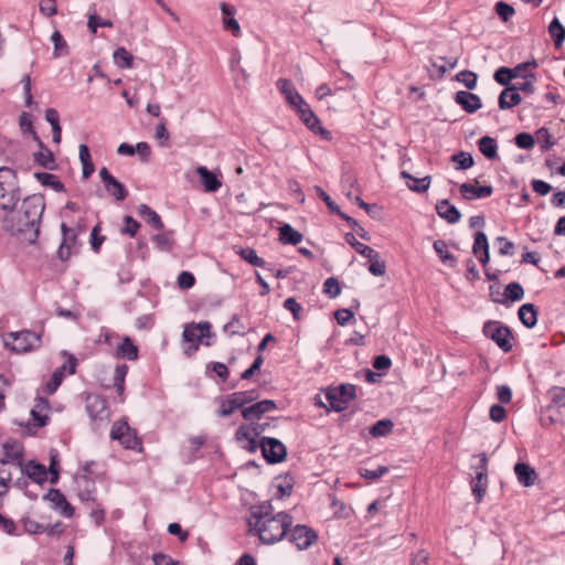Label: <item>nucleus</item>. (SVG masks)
I'll list each match as a JSON object with an SVG mask.
<instances>
[{
    "label": "nucleus",
    "mask_w": 565,
    "mask_h": 565,
    "mask_svg": "<svg viewBox=\"0 0 565 565\" xmlns=\"http://www.w3.org/2000/svg\"><path fill=\"white\" fill-rule=\"evenodd\" d=\"M248 534L257 536L265 545H274L280 542L292 525V516L288 512L273 513L269 501L253 505L247 515Z\"/></svg>",
    "instance_id": "1"
},
{
    "label": "nucleus",
    "mask_w": 565,
    "mask_h": 565,
    "mask_svg": "<svg viewBox=\"0 0 565 565\" xmlns=\"http://www.w3.org/2000/svg\"><path fill=\"white\" fill-rule=\"evenodd\" d=\"M44 210V198L41 194H32L22 201L17 211L4 217L3 226L12 235L22 236L28 243H34L39 237Z\"/></svg>",
    "instance_id": "2"
},
{
    "label": "nucleus",
    "mask_w": 565,
    "mask_h": 565,
    "mask_svg": "<svg viewBox=\"0 0 565 565\" xmlns=\"http://www.w3.org/2000/svg\"><path fill=\"white\" fill-rule=\"evenodd\" d=\"M21 196L15 172L7 167L0 168V209L12 210Z\"/></svg>",
    "instance_id": "3"
},
{
    "label": "nucleus",
    "mask_w": 565,
    "mask_h": 565,
    "mask_svg": "<svg viewBox=\"0 0 565 565\" xmlns=\"http://www.w3.org/2000/svg\"><path fill=\"white\" fill-rule=\"evenodd\" d=\"M211 323L209 321L190 322L184 326L182 340L186 344L183 352L186 356H193L200 348V343L205 338H211Z\"/></svg>",
    "instance_id": "4"
},
{
    "label": "nucleus",
    "mask_w": 565,
    "mask_h": 565,
    "mask_svg": "<svg viewBox=\"0 0 565 565\" xmlns=\"http://www.w3.org/2000/svg\"><path fill=\"white\" fill-rule=\"evenodd\" d=\"M4 345L15 353H26L41 345V334L29 330L11 332L4 337Z\"/></svg>",
    "instance_id": "5"
},
{
    "label": "nucleus",
    "mask_w": 565,
    "mask_h": 565,
    "mask_svg": "<svg viewBox=\"0 0 565 565\" xmlns=\"http://www.w3.org/2000/svg\"><path fill=\"white\" fill-rule=\"evenodd\" d=\"M356 387L353 384H340L339 386L329 387L326 391V399L329 403V411L342 412L349 403L355 398Z\"/></svg>",
    "instance_id": "6"
},
{
    "label": "nucleus",
    "mask_w": 565,
    "mask_h": 565,
    "mask_svg": "<svg viewBox=\"0 0 565 565\" xmlns=\"http://www.w3.org/2000/svg\"><path fill=\"white\" fill-rule=\"evenodd\" d=\"M483 334L497 343L504 352L512 350V333L510 329L499 321H487L483 324Z\"/></svg>",
    "instance_id": "7"
},
{
    "label": "nucleus",
    "mask_w": 565,
    "mask_h": 565,
    "mask_svg": "<svg viewBox=\"0 0 565 565\" xmlns=\"http://www.w3.org/2000/svg\"><path fill=\"white\" fill-rule=\"evenodd\" d=\"M289 541L298 551H306L318 541V533L305 524H297L289 527Z\"/></svg>",
    "instance_id": "8"
},
{
    "label": "nucleus",
    "mask_w": 565,
    "mask_h": 565,
    "mask_svg": "<svg viewBox=\"0 0 565 565\" xmlns=\"http://www.w3.org/2000/svg\"><path fill=\"white\" fill-rule=\"evenodd\" d=\"M259 446L264 458L269 463L281 462L287 456V449L279 439L263 437Z\"/></svg>",
    "instance_id": "9"
},
{
    "label": "nucleus",
    "mask_w": 565,
    "mask_h": 565,
    "mask_svg": "<svg viewBox=\"0 0 565 565\" xmlns=\"http://www.w3.org/2000/svg\"><path fill=\"white\" fill-rule=\"evenodd\" d=\"M480 465L476 472V477L471 481L472 493L476 497V500L480 502L486 494L488 487V460L486 454H481L480 456Z\"/></svg>",
    "instance_id": "10"
},
{
    "label": "nucleus",
    "mask_w": 565,
    "mask_h": 565,
    "mask_svg": "<svg viewBox=\"0 0 565 565\" xmlns=\"http://www.w3.org/2000/svg\"><path fill=\"white\" fill-rule=\"evenodd\" d=\"M99 177L105 185L106 191L115 198L116 201H124L128 196L125 185L113 177L107 168L99 170Z\"/></svg>",
    "instance_id": "11"
},
{
    "label": "nucleus",
    "mask_w": 565,
    "mask_h": 565,
    "mask_svg": "<svg viewBox=\"0 0 565 565\" xmlns=\"http://www.w3.org/2000/svg\"><path fill=\"white\" fill-rule=\"evenodd\" d=\"M86 409L89 417L95 422H103L108 419L107 401L98 394H92L87 396Z\"/></svg>",
    "instance_id": "12"
},
{
    "label": "nucleus",
    "mask_w": 565,
    "mask_h": 565,
    "mask_svg": "<svg viewBox=\"0 0 565 565\" xmlns=\"http://www.w3.org/2000/svg\"><path fill=\"white\" fill-rule=\"evenodd\" d=\"M277 408L275 401L263 399L242 409V416L249 422L259 419L265 413L273 412Z\"/></svg>",
    "instance_id": "13"
},
{
    "label": "nucleus",
    "mask_w": 565,
    "mask_h": 565,
    "mask_svg": "<svg viewBox=\"0 0 565 565\" xmlns=\"http://www.w3.org/2000/svg\"><path fill=\"white\" fill-rule=\"evenodd\" d=\"M296 110L301 121L313 132L328 134L320 125L319 118L311 110L310 106L303 100L297 105Z\"/></svg>",
    "instance_id": "14"
},
{
    "label": "nucleus",
    "mask_w": 565,
    "mask_h": 565,
    "mask_svg": "<svg viewBox=\"0 0 565 565\" xmlns=\"http://www.w3.org/2000/svg\"><path fill=\"white\" fill-rule=\"evenodd\" d=\"M455 102L468 114H473L482 106L480 97L467 90L457 92L455 95Z\"/></svg>",
    "instance_id": "15"
},
{
    "label": "nucleus",
    "mask_w": 565,
    "mask_h": 565,
    "mask_svg": "<svg viewBox=\"0 0 565 565\" xmlns=\"http://www.w3.org/2000/svg\"><path fill=\"white\" fill-rule=\"evenodd\" d=\"M45 499L52 503L53 508L58 509L64 516L71 518L73 515L74 509L58 489H50Z\"/></svg>",
    "instance_id": "16"
},
{
    "label": "nucleus",
    "mask_w": 565,
    "mask_h": 565,
    "mask_svg": "<svg viewBox=\"0 0 565 565\" xmlns=\"http://www.w3.org/2000/svg\"><path fill=\"white\" fill-rule=\"evenodd\" d=\"M459 190L462 198L468 201L488 198L493 192V188L491 185L475 186L470 183L460 184Z\"/></svg>",
    "instance_id": "17"
},
{
    "label": "nucleus",
    "mask_w": 565,
    "mask_h": 565,
    "mask_svg": "<svg viewBox=\"0 0 565 565\" xmlns=\"http://www.w3.org/2000/svg\"><path fill=\"white\" fill-rule=\"evenodd\" d=\"M435 209L438 216L447 221L449 224H456L460 221V212L446 199L437 201Z\"/></svg>",
    "instance_id": "18"
},
{
    "label": "nucleus",
    "mask_w": 565,
    "mask_h": 565,
    "mask_svg": "<svg viewBox=\"0 0 565 565\" xmlns=\"http://www.w3.org/2000/svg\"><path fill=\"white\" fill-rule=\"evenodd\" d=\"M277 88L292 107H296L297 105L305 100L299 95L294 83L290 79L279 78L277 81Z\"/></svg>",
    "instance_id": "19"
},
{
    "label": "nucleus",
    "mask_w": 565,
    "mask_h": 565,
    "mask_svg": "<svg viewBox=\"0 0 565 565\" xmlns=\"http://www.w3.org/2000/svg\"><path fill=\"white\" fill-rule=\"evenodd\" d=\"M114 355L117 359L136 361L139 356V350L138 347L131 340V338L124 337L121 342L117 345Z\"/></svg>",
    "instance_id": "20"
},
{
    "label": "nucleus",
    "mask_w": 565,
    "mask_h": 565,
    "mask_svg": "<svg viewBox=\"0 0 565 565\" xmlns=\"http://www.w3.org/2000/svg\"><path fill=\"white\" fill-rule=\"evenodd\" d=\"M50 409L49 401L44 397H38L35 405L31 411L35 427H43L49 420L47 411Z\"/></svg>",
    "instance_id": "21"
},
{
    "label": "nucleus",
    "mask_w": 565,
    "mask_h": 565,
    "mask_svg": "<svg viewBox=\"0 0 565 565\" xmlns=\"http://www.w3.org/2000/svg\"><path fill=\"white\" fill-rule=\"evenodd\" d=\"M195 171L200 175L201 182L206 192H216L221 188V181H218L216 174L207 168L200 166Z\"/></svg>",
    "instance_id": "22"
},
{
    "label": "nucleus",
    "mask_w": 565,
    "mask_h": 565,
    "mask_svg": "<svg viewBox=\"0 0 565 565\" xmlns=\"http://www.w3.org/2000/svg\"><path fill=\"white\" fill-rule=\"evenodd\" d=\"M514 472L518 481L524 487L533 486L537 477L535 470L524 462H518L514 466Z\"/></svg>",
    "instance_id": "23"
},
{
    "label": "nucleus",
    "mask_w": 565,
    "mask_h": 565,
    "mask_svg": "<svg viewBox=\"0 0 565 565\" xmlns=\"http://www.w3.org/2000/svg\"><path fill=\"white\" fill-rule=\"evenodd\" d=\"M520 93L515 92L512 86L505 87L499 95L498 105L502 110L510 109L521 103Z\"/></svg>",
    "instance_id": "24"
},
{
    "label": "nucleus",
    "mask_w": 565,
    "mask_h": 565,
    "mask_svg": "<svg viewBox=\"0 0 565 565\" xmlns=\"http://www.w3.org/2000/svg\"><path fill=\"white\" fill-rule=\"evenodd\" d=\"M35 141L40 147V151L34 153V161L45 169H53L55 167V160L52 151L45 147L40 138Z\"/></svg>",
    "instance_id": "25"
},
{
    "label": "nucleus",
    "mask_w": 565,
    "mask_h": 565,
    "mask_svg": "<svg viewBox=\"0 0 565 565\" xmlns=\"http://www.w3.org/2000/svg\"><path fill=\"white\" fill-rule=\"evenodd\" d=\"M518 316L526 328H533L537 322V310L533 303H524L519 308Z\"/></svg>",
    "instance_id": "26"
},
{
    "label": "nucleus",
    "mask_w": 565,
    "mask_h": 565,
    "mask_svg": "<svg viewBox=\"0 0 565 565\" xmlns=\"http://www.w3.org/2000/svg\"><path fill=\"white\" fill-rule=\"evenodd\" d=\"M433 247L443 264L450 268L457 265V258L448 250V244L444 239L435 241Z\"/></svg>",
    "instance_id": "27"
},
{
    "label": "nucleus",
    "mask_w": 565,
    "mask_h": 565,
    "mask_svg": "<svg viewBox=\"0 0 565 565\" xmlns=\"http://www.w3.org/2000/svg\"><path fill=\"white\" fill-rule=\"evenodd\" d=\"M401 175L403 179L407 181V188L417 193H424L429 189L430 185V177L426 175L422 179L414 178L407 171H402Z\"/></svg>",
    "instance_id": "28"
},
{
    "label": "nucleus",
    "mask_w": 565,
    "mask_h": 565,
    "mask_svg": "<svg viewBox=\"0 0 565 565\" xmlns=\"http://www.w3.org/2000/svg\"><path fill=\"white\" fill-rule=\"evenodd\" d=\"M23 471L36 483H43L49 479L45 466L34 461H30L25 465Z\"/></svg>",
    "instance_id": "29"
},
{
    "label": "nucleus",
    "mask_w": 565,
    "mask_h": 565,
    "mask_svg": "<svg viewBox=\"0 0 565 565\" xmlns=\"http://www.w3.org/2000/svg\"><path fill=\"white\" fill-rule=\"evenodd\" d=\"M302 234L290 224L286 223L279 227V241L282 244L297 245L302 241Z\"/></svg>",
    "instance_id": "30"
},
{
    "label": "nucleus",
    "mask_w": 565,
    "mask_h": 565,
    "mask_svg": "<svg viewBox=\"0 0 565 565\" xmlns=\"http://www.w3.org/2000/svg\"><path fill=\"white\" fill-rule=\"evenodd\" d=\"M138 213L139 215L145 217L146 222L153 226L156 230H163L164 225L163 222L161 221V217L154 210H152L147 204H140L138 207Z\"/></svg>",
    "instance_id": "31"
},
{
    "label": "nucleus",
    "mask_w": 565,
    "mask_h": 565,
    "mask_svg": "<svg viewBox=\"0 0 565 565\" xmlns=\"http://www.w3.org/2000/svg\"><path fill=\"white\" fill-rule=\"evenodd\" d=\"M3 458L0 460L2 463H19L22 458V448L14 443H6L3 445Z\"/></svg>",
    "instance_id": "32"
},
{
    "label": "nucleus",
    "mask_w": 565,
    "mask_h": 565,
    "mask_svg": "<svg viewBox=\"0 0 565 565\" xmlns=\"http://www.w3.org/2000/svg\"><path fill=\"white\" fill-rule=\"evenodd\" d=\"M34 177L42 185L50 186L55 192H63L65 190L64 184L55 174L49 172H36L34 173Z\"/></svg>",
    "instance_id": "33"
},
{
    "label": "nucleus",
    "mask_w": 565,
    "mask_h": 565,
    "mask_svg": "<svg viewBox=\"0 0 565 565\" xmlns=\"http://www.w3.org/2000/svg\"><path fill=\"white\" fill-rule=\"evenodd\" d=\"M480 152L488 159H494L498 154V145L494 138L484 136L478 141Z\"/></svg>",
    "instance_id": "34"
},
{
    "label": "nucleus",
    "mask_w": 565,
    "mask_h": 565,
    "mask_svg": "<svg viewBox=\"0 0 565 565\" xmlns=\"http://www.w3.org/2000/svg\"><path fill=\"white\" fill-rule=\"evenodd\" d=\"M394 427V423L391 419H381L377 420L374 425H372L369 429V433L372 437H385L387 436Z\"/></svg>",
    "instance_id": "35"
},
{
    "label": "nucleus",
    "mask_w": 565,
    "mask_h": 565,
    "mask_svg": "<svg viewBox=\"0 0 565 565\" xmlns=\"http://www.w3.org/2000/svg\"><path fill=\"white\" fill-rule=\"evenodd\" d=\"M548 33L556 47L562 46L565 41V28L557 18H554L548 25Z\"/></svg>",
    "instance_id": "36"
},
{
    "label": "nucleus",
    "mask_w": 565,
    "mask_h": 565,
    "mask_svg": "<svg viewBox=\"0 0 565 565\" xmlns=\"http://www.w3.org/2000/svg\"><path fill=\"white\" fill-rule=\"evenodd\" d=\"M114 63L120 68L132 67V55L122 46L116 49L113 54Z\"/></svg>",
    "instance_id": "37"
},
{
    "label": "nucleus",
    "mask_w": 565,
    "mask_h": 565,
    "mask_svg": "<svg viewBox=\"0 0 565 565\" xmlns=\"http://www.w3.org/2000/svg\"><path fill=\"white\" fill-rule=\"evenodd\" d=\"M65 370H66V365H62L53 372L52 377L44 385V388H43L46 394L51 395L57 390V387L61 385V383L64 379Z\"/></svg>",
    "instance_id": "38"
},
{
    "label": "nucleus",
    "mask_w": 565,
    "mask_h": 565,
    "mask_svg": "<svg viewBox=\"0 0 565 565\" xmlns=\"http://www.w3.org/2000/svg\"><path fill=\"white\" fill-rule=\"evenodd\" d=\"M128 373V365L119 364L115 367L114 373V387L116 388L119 396L124 395L125 391V379Z\"/></svg>",
    "instance_id": "39"
},
{
    "label": "nucleus",
    "mask_w": 565,
    "mask_h": 565,
    "mask_svg": "<svg viewBox=\"0 0 565 565\" xmlns=\"http://www.w3.org/2000/svg\"><path fill=\"white\" fill-rule=\"evenodd\" d=\"M51 41L54 45V57L65 56L68 54V45L60 31H54L51 35Z\"/></svg>",
    "instance_id": "40"
},
{
    "label": "nucleus",
    "mask_w": 565,
    "mask_h": 565,
    "mask_svg": "<svg viewBox=\"0 0 565 565\" xmlns=\"http://www.w3.org/2000/svg\"><path fill=\"white\" fill-rule=\"evenodd\" d=\"M505 301H520L524 297V289L519 282H510L505 286L503 294Z\"/></svg>",
    "instance_id": "41"
},
{
    "label": "nucleus",
    "mask_w": 565,
    "mask_h": 565,
    "mask_svg": "<svg viewBox=\"0 0 565 565\" xmlns=\"http://www.w3.org/2000/svg\"><path fill=\"white\" fill-rule=\"evenodd\" d=\"M238 255L242 257V259H244L245 262L253 266L265 267L266 265V262L262 257H259L256 250L253 248H241Z\"/></svg>",
    "instance_id": "42"
},
{
    "label": "nucleus",
    "mask_w": 565,
    "mask_h": 565,
    "mask_svg": "<svg viewBox=\"0 0 565 565\" xmlns=\"http://www.w3.org/2000/svg\"><path fill=\"white\" fill-rule=\"evenodd\" d=\"M523 82H518L512 84V88L519 93V90L524 92L526 94H533L535 92L534 83L536 82V76L534 73H529Z\"/></svg>",
    "instance_id": "43"
},
{
    "label": "nucleus",
    "mask_w": 565,
    "mask_h": 565,
    "mask_svg": "<svg viewBox=\"0 0 565 565\" xmlns=\"http://www.w3.org/2000/svg\"><path fill=\"white\" fill-rule=\"evenodd\" d=\"M374 256H369L370 266L369 270L373 276H383L386 273V265L383 260H381L380 254L377 252H373Z\"/></svg>",
    "instance_id": "44"
},
{
    "label": "nucleus",
    "mask_w": 565,
    "mask_h": 565,
    "mask_svg": "<svg viewBox=\"0 0 565 565\" xmlns=\"http://www.w3.org/2000/svg\"><path fill=\"white\" fill-rule=\"evenodd\" d=\"M119 441L127 449H131V450H140L141 449V441L137 437L135 430H132L130 427H129V430L126 433V435L121 439H119Z\"/></svg>",
    "instance_id": "45"
},
{
    "label": "nucleus",
    "mask_w": 565,
    "mask_h": 565,
    "mask_svg": "<svg viewBox=\"0 0 565 565\" xmlns=\"http://www.w3.org/2000/svg\"><path fill=\"white\" fill-rule=\"evenodd\" d=\"M152 242L156 244L157 248L160 250H170L173 246V239L171 238V232L154 234L151 237Z\"/></svg>",
    "instance_id": "46"
},
{
    "label": "nucleus",
    "mask_w": 565,
    "mask_h": 565,
    "mask_svg": "<svg viewBox=\"0 0 565 565\" xmlns=\"http://www.w3.org/2000/svg\"><path fill=\"white\" fill-rule=\"evenodd\" d=\"M486 252H489V243H488L487 235L483 232L478 231L475 234L472 253H473V255H479L480 253H486Z\"/></svg>",
    "instance_id": "47"
},
{
    "label": "nucleus",
    "mask_w": 565,
    "mask_h": 565,
    "mask_svg": "<svg viewBox=\"0 0 565 565\" xmlns=\"http://www.w3.org/2000/svg\"><path fill=\"white\" fill-rule=\"evenodd\" d=\"M451 161L457 163V169L466 170L473 166V158L469 152L460 151L451 157Z\"/></svg>",
    "instance_id": "48"
},
{
    "label": "nucleus",
    "mask_w": 565,
    "mask_h": 565,
    "mask_svg": "<svg viewBox=\"0 0 565 565\" xmlns=\"http://www.w3.org/2000/svg\"><path fill=\"white\" fill-rule=\"evenodd\" d=\"M87 26L92 31V33L95 34L97 32V28L98 26L111 28L113 26V22L110 20H103V19H100L97 15L96 10H94V11L88 13Z\"/></svg>",
    "instance_id": "49"
},
{
    "label": "nucleus",
    "mask_w": 565,
    "mask_h": 565,
    "mask_svg": "<svg viewBox=\"0 0 565 565\" xmlns=\"http://www.w3.org/2000/svg\"><path fill=\"white\" fill-rule=\"evenodd\" d=\"M347 242L362 256L369 257L374 256V249L365 244L360 243L355 239L352 234H347Z\"/></svg>",
    "instance_id": "50"
},
{
    "label": "nucleus",
    "mask_w": 565,
    "mask_h": 565,
    "mask_svg": "<svg viewBox=\"0 0 565 565\" xmlns=\"http://www.w3.org/2000/svg\"><path fill=\"white\" fill-rule=\"evenodd\" d=\"M551 404L555 407H565V387L554 386L548 392Z\"/></svg>",
    "instance_id": "51"
},
{
    "label": "nucleus",
    "mask_w": 565,
    "mask_h": 565,
    "mask_svg": "<svg viewBox=\"0 0 565 565\" xmlns=\"http://www.w3.org/2000/svg\"><path fill=\"white\" fill-rule=\"evenodd\" d=\"M224 331L226 333H228L230 335H236V334H245L246 333V328L245 326L241 322V320L237 318V316H234L231 321H228L225 326H224Z\"/></svg>",
    "instance_id": "52"
},
{
    "label": "nucleus",
    "mask_w": 565,
    "mask_h": 565,
    "mask_svg": "<svg viewBox=\"0 0 565 565\" xmlns=\"http://www.w3.org/2000/svg\"><path fill=\"white\" fill-rule=\"evenodd\" d=\"M236 409H237V407L235 406L233 399L230 397V395H227L220 399L217 415L220 417H227L231 414H233Z\"/></svg>",
    "instance_id": "53"
},
{
    "label": "nucleus",
    "mask_w": 565,
    "mask_h": 565,
    "mask_svg": "<svg viewBox=\"0 0 565 565\" xmlns=\"http://www.w3.org/2000/svg\"><path fill=\"white\" fill-rule=\"evenodd\" d=\"M20 128L24 134H31L33 140H39L38 134L33 129L32 117L28 113H22L19 118Z\"/></svg>",
    "instance_id": "54"
},
{
    "label": "nucleus",
    "mask_w": 565,
    "mask_h": 565,
    "mask_svg": "<svg viewBox=\"0 0 565 565\" xmlns=\"http://www.w3.org/2000/svg\"><path fill=\"white\" fill-rule=\"evenodd\" d=\"M532 66V67H536L537 66V63L535 60H533L532 62H525V63H521V64H518L516 66L510 68V77L513 79V78H525L526 75L530 73L527 72V68Z\"/></svg>",
    "instance_id": "55"
},
{
    "label": "nucleus",
    "mask_w": 565,
    "mask_h": 565,
    "mask_svg": "<svg viewBox=\"0 0 565 565\" xmlns=\"http://www.w3.org/2000/svg\"><path fill=\"white\" fill-rule=\"evenodd\" d=\"M323 292L328 295L330 298L338 297L341 292L339 280L334 277L327 278L323 284Z\"/></svg>",
    "instance_id": "56"
},
{
    "label": "nucleus",
    "mask_w": 565,
    "mask_h": 565,
    "mask_svg": "<svg viewBox=\"0 0 565 565\" xmlns=\"http://www.w3.org/2000/svg\"><path fill=\"white\" fill-rule=\"evenodd\" d=\"M388 471H390L388 467H386V466H379L374 470L366 469V468H361L359 472H360L361 477H363L364 479L377 480L382 476L386 475Z\"/></svg>",
    "instance_id": "57"
},
{
    "label": "nucleus",
    "mask_w": 565,
    "mask_h": 565,
    "mask_svg": "<svg viewBox=\"0 0 565 565\" xmlns=\"http://www.w3.org/2000/svg\"><path fill=\"white\" fill-rule=\"evenodd\" d=\"M457 79L468 89H475L477 86V74L471 71L465 70L459 72L457 74Z\"/></svg>",
    "instance_id": "58"
},
{
    "label": "nucleus",
    "mask_w": 565,
    "mask_h": 565,
    "mask_svg": "<svg viewBox=\"0 0 565 565\" xmlns=\"http://www.w3.org/2000/svg\"><path fill=\"white\" fill-rule=\"evenodd\" d=\"M495 13L504 21L508 22L514 14V9L510 4L499 1L494 7Z\"/></svg>",
    "instance_id": "59"
},
{
    "label": "nucleus",
    "mask_w": 565,
    "mask_h": 565,
    "mask_svg": "<svg viewBox=\"0 0 565 565\" xmlns=\"http://www.w3.org/2000/svg\"><path fill=\"white\" fill-rule=\"evenodd\" d=\"M128 430H129V426H128L127 422H125V420L115 422L111 427V430H110V437L115 440H119L126 435V433Z\"/></svg>",
    "instance_id": "60"
},
{
    "label": "nucleus",
    "mask_w": 565,
    "mask_h": 565,
    "mask_svg": "<svg viewBox=\"0 0 565 565\" xmlns=\"http://www.w3.org/2000/svg\"><path fill=\"white\" fill-rule=\"evenodd\" d=\"M536 136L537 140L541 142V148L543 151H546L554 146V141L552 140L548 129L544 127L540 128L536 131Z\"/></svg>",
    "instance_id": "61"
},
{
    "label": "nucleus",
    "mask_w": 565,
    "mask_h": 565,
    "mask_svg": "<svg viewBox=\"0 0 565 565\" xmlns=\"http://www.w3.org/2000/svg\"><path fill=\"white\" fill-rule=\"evenodd\" d=\"M125 226L121 228L122 234H127L134 237L140 228V223L134 220L131 216L126 215L124 217Z\"/></svg>",
    "instance_id": "62"
},
{
    "label": "nucleus",
    "mask_w": 565,
    "mask_h": 565,
    "mask_svg": "<svg viewBox=\"0 0 565 565\" xmlns=\"http://www.w3.org/2000/svg\"><path fill=\"white\" fill-rule=\"evenodd\" d=\"M510 67L501 66L494 72L493 78L498 84L502 86H508L512 79L510 77Z\"/></svg>",
    "instance_id": "63"
},
{
    "label": "nucleus",
    "mask_w": 565,
    "mask_h": 565,
    "mask_svg": "<svg viewBox=\"0 0 565 565\" xmlns=\"http://www.w3.org/2000/svg\"><path fill=\"white\" fill-rule=\"evenodd\" d=\"M534 142L531 134L520 132L515 136V145L521 149H530L534 146Z\"/></svg>",
    "instance_id": "64"
}]
</instances>
